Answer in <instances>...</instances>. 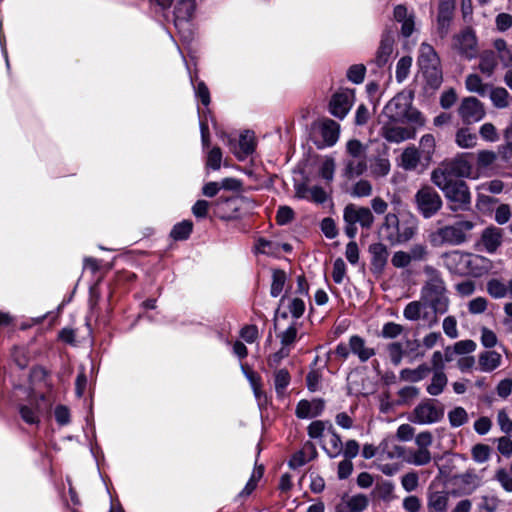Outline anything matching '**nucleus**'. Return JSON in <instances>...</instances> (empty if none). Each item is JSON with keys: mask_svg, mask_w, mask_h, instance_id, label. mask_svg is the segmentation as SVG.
I'll return each instance as SVG.
<instances>
[{"mask_svg": "<svg viewBox=\"0 0 512 512\" xmlns=\"http://www.w3.org/2000/svg\"><path fill=\"white\" fill-rule=\"evenodd\" d=\"M465 87L469 92L484 97L488 95L490 84L484 83L478 74L471 73L465 78Z\"/></svg>", "mask_w": 512, "mask_h": 512, "instance_id": "nucleus-29", "label": "nucleus"}, {"mask_svg": "<svg viewBox=\"0 0 512 512\" xmlns=\"http://www.w3.org/2000/svg\"><path fill=\"white\" fill-rule=\"evenodd\" d=\"M369 253L371 254L372 270L381 273L388 261L389 251L387 246L381 242L373 243L369 246Z\"/></svg>", "mask_w": 512, "mask_h": 512, "instance_id": "nucleus-21", "label": "nucleus"}, {"mask_svg": "<svg viewBox=\"0 0 512 512\" xmlns=\"http://www.w3.org/2000/svg\"><path fill=\"white\" fill-rule=\"evenodd\" d=\"M297 196L299 198L308 199L315 203L322 204L327 199V194L322 187H299L297 189Z\"/></svg>", "mask_w": 512, "mask_h": 512, "instance_id": "nucleus-32", "label": "nucleus"}, {"mask_svg": "<svg viewBox=\"0 0 512 512\" xmlns=\"http://www.w3.org/2000/svg\"><path fill=\"white\" fill-rule=\"evenodd\" d=\"M401 485L408 493L415 491L419 486V476L417 472L411 471L404 474L401 477Z\"/></svg>", "mask_w": 512, "mask_h": 512, "instance_id": "nucleus-49", "label": "nucleus"}, {"mask_svg": "<svg viewBox=\"0 0 512 512\" xmlns=\"http://www.w3.org/2000/svg\"><path fill=\"white\" fill-rule=\"evenodd\" d=\"M340 126L337 122L327 119L322 123L321 135L327 146H333L339 138Z\"/></svg>", "mask_w": 512, "mask_h": 512, "instance_id": "nucleus-28", "label": "nucleus"}, {"mask_svg": "<svg viewBox=\"0 0 512 512\" xmlns=\"http://www.w3.org/2000/svg\"><path fill=\"white\" fill-rule=\"evenodd\" d=\"M431 372V368L426 364H421L415 369H403L400 372L401 379L409 382H419L425 379Z\"/></svg>", "mask_w": 512, "mask_h": 512, "instance_id": "nucleus-35", "label": "nucleus"}, {"mask_svg": "<svg viewBox=\"0 0 512 512\" xmlns=\"http://www.w3.org/2000/svg\"><path fill=\"white\" fill-rule=\"evenodd\" d=\"M398 455L403 458V460L411 465L415 466H425L429 464L432 460L431 452L429 449H405L403 447H397Z\"/></svg>", "mask_w": 512, "mask_h": 512, "instance_id": "nucleus-20", "label": "nucleus"}, {"mask_svg": "<svg viewBox=\"0 0 512 512\" xmlns=\"http://www.w3.org/2000/svg\"><path fill=\"white\" fill-rule=\"evenodd\" d=\"M472 459L477 463H484L490 458L491 449L486 444H476L471 450Z\"/></svg>", "mask_w": 512, "mask_h": 512, "instance_id": "nucleus-48", "label": "nucleus"}, {"mask_svg": "<svg viewBox=\"0 0 512 512\" xmlns=\"http://www.w3.org/2000/svg\"><path fill=\"white\" fill-rule=\"evenodd\" d=\"M290 383V375L286 369L277 370L274 374V386L278 396L284 395L285 389Z\"/></svg>", "mask_w": 512, "mask_h": 512, "instance_id": "nucleus-45", "label": "nucleus"}, {"mask_svg": "<svg viewBox=\"0 0 512 512\" xmlns=\"http://www.w3.org/2000/svg\"><path fill=\"white\" fill-rule=\"evenodd\" d=\"M431 181L442 190L452 212L470 209L471 193L465 181L455 179H431Z\"/></svg>", "mask_w": 512, "mask_h": 512, "instance_id": "nucleus-5", "label": "nucleus"}, {"mask_svg": "<svg viewBox=\"0 0 512 512\" xmlns=\"http://www.w3.org/2000/svg\"><path fill=\"white\" fill-rule=\"evenodd\" d=\"M418 65L427 83L431 87H438L442 82L440 59L435 49L428 43H422L419 48Z\"/></svg>", "mask_w": 512, "mask_h": 512, "instance_id": "nucleus-7", "label": "nucleus"}, {"mask_svg": "<svg viewBox=\"0 0 512 512\" xmlns=\"http://www.w3.org/2000/svg\"><path fill=\"white\" fill-rule=\"evenodd\" d=\"M323 409L324 402L320 399L301 400L297 404L295 414L300 419L314 418L320 415Z\"/></svg>", "mask_w": 512, "mask_h": 512, "instance_id": "nucleus-22", "label": "nucleus"}, {"mask_svg": "<svg viewBox=\"0 0 512 512\" xmlns=\"http://www.w3.org/2000/svg\"><path fill=\"white\" fill-rule=\"evenodd\" d=\"M458 114L464 124H473L481 121L485 115L483 103L475 97L469 96L462 99Z\"/></svg>", "mask_w": 512, "mask_h": 512, "instance_id": "nucleus-14", "label": "nucleus"}, {"mask_svg": "<svg viewBox=\"0 0 512 512\" xmlns=\"http://www.w3.org/2000/svg\"><path fill=\"white\" fill-rule=\"evenodd\" d=\"M444 417V407L434 399L422 400L412 411L409 419L420 425L439 422Z\"/></svg>", "mask_w": 512, "mask_h": 512, "instance_id": "nucleus-12", "label": "nucleus"}, {"mask_svg": "<svg viewBox=\"0 0 512 512\" xmlns=\"http://www.w3.org/2000/svg\"><path fill=\"white\" fill-rule=\"evenodd\" d=\"M334 353L342 360H346L352 354L361 363H365L376 354V351L373 347L367 345L364 338L359 335H352L347 343L340 342L336 346Z\"/></svg>", "mask_w": 512, "mask_h": 512, "instance_id": "nucleus-9", "label": "nucleus"}, {"mask_svg": "<svg viewBox=\"0 0 512 512\" xmlns=\"http://www.w3.org/2000/svg\"><path fill=\"white\" fill-rule=\"evenodd\" d=\"M388 356L394 365H399L403 358V348L401 343L393 342L387 346Z\"/></svg>", "mask_w": 512, "mask_h": 512, "instance_id": "nucleus-57", "label": "nucleus"}, {"mask_svg": "<svg viewBox=\"0 0 512 512\" xmlns=\"http://www.w3.org/2000/svg\"><path fill=\"white\" fill-rule=\"evenodd\" d=\"M193 229V223L190 220H183L174 225L170 232V236L174 240H186Z\"/></svg>", "mask_w": 512, "mask_h": 512, "instance_id": "nucleus-40", "label": "nucleus"}, {"mask_svg": "<svg viewBox=\"0 0 512 512\" xmlns=\"http://www.w3.org/2000/svg\"><path fill=\"white\" fill-rule=\"evenodd\" d=\"M486 289L488 294L494 299L508 297L507 284L497 278L490 279L487 282Z\"/></svg>", "mask_w": 512, "mask_h": 512, "instance_id": "nucleus-37", "label": "nucleus"}, {"mask_svg": "<svg viewBox=\"0 0 512 512\" xmlns=\"http://www.w3.org/2000/svg\"><path fill=\"white\" fill-rule=\"evenodd\" d=\"M423 272L427 279L420 291L421 301L430 307L435 314L446 313L449 309L450 300L441 273L431 265L424 266Z\"/></svg>", "mask_w": 512, "mask_h": 512, "instance_id": "nucleus-1", "label": "nucleus"}, {"mask_svg": "<svg viewBox=\"0 0 512 512\" xmlns=\"http://www.w3.org/2000/svg\"><path fill=\"white\" fill-rule=\"evenodd\" d=\"M481 258L471 253L453 251L445 255V265L453 273L466 275L474 273L473 266Z\"/></svg>", "mask_w": 512, "mask_h": 512, "instance_id": "nucleus-13", "label": "nucleus"}, {"mask_svg": "<svg viewBox=\"0 0 512 512\" xmlns=\"http://www.w3.org/2000/svg\"><path fill=\"white\" fill-rule=\"evenodd\" d=\"M502 363V356L494 350L483 351L478 355V367L481 372L489 373L496 370Z\"/></svg>", "mask_w": 512, "mask_h": 512, "instance_id": "nucleus-24", "label": "nucleus"}, {"mask_svg": "<svg viewBox=\"0 0 512 512\" xmlns=\"http://www.w3.org/2000/svg\"><path fill=\"white\" fill-rule=\"evenodd\" d=\"M449 504V492L447 491H428L427 493V511L428 512H447Z\"/></svg>", "mask_w": 512, "mask_h": 512, "instance_id": "nucleus-23", "label": "nucleus"}, {"mask_svg": "<svg viewBox=\"0 0 512 512\" xmlns=\"http://www.w3.org/2000/svg\"><path fill=\"white\" fill-rule=\"evenodd\" d=\"M479 134L485 141L496 142L499 139L497 130L492 123H484L480 129Z\"/></svg>", "mask_w": 512, "mask_h": 512, "instance_id": "nucleus-58", "label": "nucleus"}, {"mask_svg": "<svg viewBox=\"0 0 512 512\" xmlns=\"http://www.w3.org/2000/svg\"><path fill=\"white\" fill-rule=\"evenodd\" d=\"M255 150V137L252 131L246 130L240 135L239 149L234 153L239 159H244Z\"/></svg>", "mask_w": 512, "mask_h": 512, "instance_id": "nucleus-27", "label": "nucleus"}, {"mask_svg": "<svg viewBox=\"0 0 512 512\" xmlns=\"http://www.w3.org/2000/svg\"><path fill=\"white\" fill-rule=\"evenodd\" d=\"M455 10V0H439L437 31L441 38L449 32Z\"/></svg>", "mask_w": 512, "mask_h": 512, "instance_id": "nucleus-17", "label": "nucleus"}, {"mask_svg": "<svg viewBox=\"0 0 512 512\" xmlns=\"http://www.w3.org/2000/svg\"><path fill=\"white\" fill-rule=\"evenodd\" d=\"M413 93L401 91L396 94L384 107V116L393 121H400L401 124L408 123L422 127L425 119L422 114L412 106Z\"/></svg>", "mask_w": 512, "mask_h": 512, "instance_id": "nucleus-3", "label": "nucleus"}, {"mask_svg": "<svg viewBox=\"0 0 512 512\" xmlns=\"http://www.w3.org/2000/svg\"><path fill=\"white\" fill-rule=\"evenodd\" d=\"M298 329L296 324H291L285 331L279 334L281 346L290 348V346L296 341Z\"/></svg>", "mask_w": 512, "mask_h": 512, "instance_id": "nucleus-50", "label": "nucleus"}, {"mask_svg": "<svg viewBox=\"0 0 512 512\" xmlns=\"http://www.w3.org/2000/svg\"><path fill=\"white\" fill-rule=\"evenodd\" d=\"M447 383L448 379L444 371H433L431 382L427 385L426 391L431 396H438L444 391Z\"/></svg>", "mask_w": 512, "mask_h": 512, "instance_id": "nucleus-33", "label": "nucleus"}, {"mask_svg": "<svg viewBox=\"0 0 512 512\" xmlns=\"http://www.w3.org/2000/svg\"><path fill=\"white\" fill-rule=\"evenodd\" d=\"M497 423L502 432L507 435H512V420L505 410L498 411Z\"/></svg>", "mask_w": 512, "mask_h": 512, "instance_id": "nucleus-63", "label": "nucleus"}, {"mask_svg": "<svg viewBox=\"0 0 512 512\" xmlns=\"http://www.w3.org/2000/svg\"><path fill=\"white\" fill-rule=\"evenodd\" d=\"M415 204L422 217L430 219L441 210L443 201L433 187L424 186L416 192Z\"/></svg>", "mask_w": 512, "mask_h": 512, "instance_id": "nucleus-11", "label": "nucleus"}, {"mask_svg": "<svg viewBox=\"0 0 512 512\" xmlns=\"http://www.w3.org/2000/svg\"><path fill=\"white\" fill-rule=\"evenodd\" d=\"M330 439L328 448H324L330 458H335L342 453L343 443L341 437L335 432L333 428H330Z\"/></svg>", "mask_w": 512, "mask_h": 512, "instance_id": "nucleus-43", "label": "nucleus"}, {"mask_svg": "<svg viewBox=\"0 0 512 512\" xmlns=\"http://www.w3.org/2000/svg\"><path fill=\"white\" fill-rule=\"evenodd\" d=\"M495 479L500 483L501 487L507 491L512 492V476L507 470L501 468L495 474Z\"/></svg>", "mask_w": 512, "mask_h": 512, "instance_id": "nucleus-64", "label": "nucleus"}, {"mask_svg": "<svg viewBox=\"0 0 512 512\" xmlns=\"http://www.w3.org/2000/svg\"><path fill=\"white\" fill-rule=\"evenodd\" d=\"M367 169L366 158H354L346 161L344 174L352 179L362 175Z\"/></svg>", "mask_w": 512, "mask_h": 512, "instance_id": "nucleus-36", "label": "nucleus"}, {"mask_svg": "<svg viewBox=\"0 0 512 512\" xmlns=\"http://www.w3.org/2000/svg\"><path fill=\"white\" fill-rule=\"evenodd\" d=\"M411 65V57L404 56L399 59L396 65V79L398 82H403L408 77Z\"/></svg>", "mask_w": 512, "mask_h": 512, "instance_id": "nucleus-47", "label": "nucleus"}, {"mask_svg": "<svg viewBox=\"0 0 512 512\" xmlns=\"http://www.w3.org/2000/svg\"><path fill=\"white\" fill-rule=\"evenodd\" d=\"M287 280L286 273L281 269H274L272 271V283L270 288V294L272 297H278L285 286Z\"/></svg>", "mask_w": 512, "mask_h": 512, "instance_id": "nucleus-39", "label": "nucleus"}, {"mask_svg": "<svg viewBox=\"0 0 512 512\" xmlns=\"http://www.w3.org/2000/svg\"><path fill=\"white\" fill-rule=\"evenodd\" d=\"M443 331L451 339L458 337L457 320L454 316H447L443 320Z\"/></svg>", "mask_w": 512, "mask_h": 512, "instance_id": "nucleus-61", "label": "nucleus"}, {"mask_svg": "<svg viewBox=\"0 0 512 512\" xmlns=\"http://www.w3.org/2000/svg\"><path fill=\"white\" fill-rule=\"evenodd\" d=\"M418 219L412 213L397 215L388 213L381 225L384 239L391 245H402L411 241L418 233Z\"/></svg>", "mask_w": 512, "mask_h": 512, "instance_id": "nucleus-2", "label": "nucleus"}, {"mask_svg": "<svg viewBox=\"0 0 512 512\" xmlns=\"http://www.w3.org/2000/svg\"><path fill=\"white\" fill-rule=\"evenodd\" d=\"M195 10V0H179L174 11L175 24L187 22Z\"/></svg>", "mask_w": 512, "mask_h": 512, "instance_id": "nucleus-30", "label": "nucleus"}, {"mask_svg": "<svg viewBox=\"0 0 512 512\" xmlns=\"http://www.w3.org/2000/svg\"><path fill=\"white\" fill-rule=\"evenodd\" d=\"M468 311L471 314H482L486 311L488 306V301L484 297H476L469 301L468 303Z\"/></svg>", "mask_w": 512, "mask_h": 512, "instance_id": "nucleus-60", "label": "nucleus"}, {"mask_svg": "<svg viewBox=\"0 0 512 512\" xmlns=\"http://www.w3.org/2000/svg\"><path fill=\"white\" fill-rule=\"evenodd\" d=\"M502 242L503 230L501 228L491 225L482 231L480 244L483 246V249L487 253H495L497 249L502 245Z\"/></svg>", "mask_w": 512, "mask_h": 512, "instance_id": "nucleus-18", "label": "nucleus"}, {"mask_svg": "<svg viewBox=\"0 0 512 512\" xmlns=\"http://www.w3.org/2000/svg\"><path fill=\"white\" fill-rule=\"evenodd\" d=\"M477 57H479L478 70L486 77L493 76L498 66L494 50H484L481 53L479 52Z\"/></svg>", "mask_w": 512, "mask_h": 512, "instance_id": "nucleus-26", "label": "nucleus"}, {"mask_svg": "<svg viewBox=\"0 0 512 512\" xmlns=\"http://www.w3.org/2000/svg\"><path fill=\"white\" fill-rule=\"evenodd\" d=\"M411 263L407 251L399 250L392 255L391 264L397 269L407 268Z\"/></svg>", "mask_w": 512, "mask_h": 512, "instance_id": "nucleus-55", "label": "nucleus"}, {"mask_svg": "<svg viewBox=\"0 0 512 512\" xmlns=\"http://www.w3.org/2000/svg\"><path fill=\"white\" fill-rule=\"evenodd\" d=\"M472 154L460 153L451 159L443 161L431 173V179H454V178H470L477 179L479 173L473 168L470 160Z\"/></svg>", "mask_w": 512, "mask_h": 512, "instance_id": "nucleus-4", "label": "nucleus"}, {"mask_svg": "<svg viewBox=\"0 0 512 512\" xmlns=\"http://www.w3.org/2000/svg\"><path fill=\"white\" fill-rule=\"evenodd\" d=\"M221 161H222V152L219 147L212 148L207 156V167L213 169V170H219L221 167Z\"/></svg>", "mask_w": 512, "mask_h": 512, "instance_id": "nucleus-59", "label": "nucleus"}, {"mask_svg": "<svg viewBox=\"0 0 512 512\" xmlns=\"http://www.w3.org/2000/svg\"><path fill=\"white\" fill-rule=\"evenodd\" d=\"M366 67L363 64H354L347 71V78L354 84H360L365 77Z\"/></svg>", "mask_w": 512, "mask_h": 512, "instance_id": "nucleus-51", "label": "nucleus"}, {"mask_svg": "<svg viewBox=\"0 0 512 512\" xmlns=\"http://www.w3.org/2000/svg\"><path fill=\"white\" fill-rule=\"evenodd\" d=\"M346 151L351 156V159L366 158L365 147L359 140H349L346 144Z\"/></svg>", "mask_w": 512, "mask_h": 512, "instance_id": "nucleus-53", "label": "nucleus"}, {"mask_svg": "<svg viewBox=\"0 0 512 512\" xmlns=\"http://www.w3.org/2000/svg\"><path fill=\"white\" fill-rule=\"evenodd\" d=\"M394 41V33L392 31L387 30L382 34L380 45L373 60V63L378 67H383L389 62L393 53Z\"/></svg>", "mask_w": 512, "mask_h": 512, "instance_id": "nucleus-19", "label": "nucleus"}, {"mask_svg": "<svg viewBox=\"0 0 512 512\" xmlns=\"http://www.w3.org/2000/svg\"><path fill=\"white\" fill-rule=\"evenodd\" d=\"M488 95L493 106L498 109H504L510 105V95L503 87H493L490 85Z\"/></svg>", "mask_w": 512, "mask_h": 512, "instance_id": "nucleus-31", "label": "nucleus"}, {"mask_svg": "<svg viewBox=\"0 0 512 512\" xmlns=\"http://www.w3.org/2000/svg\"><path fill=\"white\" fill-rule=\"evenodd\" d=\"M426 307L421 299L419 301L409 302L403 311V316L410 321H417L421 318L422 310Z\"/></svg>", "mask_w": 512, "mask_h": 512, "instance_id": "nucleus-44", "label": "nucleus"}, {"mask_svg": "<svg viewBox=\"0 0 512 512\" xmlns=\"http://www.w3.org/2000/svg\"><path fill=\"white\" fill-rule=\"evenodd\" d=\"M449 424L453 428H458L466 424L469 420L468 413L463 407H455L448 412Z\"/></svg>", "mask_w": 512, "mask_h": 512, "instance_id": "nucleus-42", "label": "nucleus"}, {"mask_svg": "<svg viewBox=\"0 0 512 512\" xmlns=\"http://www.w3.org/2000/svg\"><path fill=\"white\" fill-rule=\"evenodd\" d=\"M400 121L389 120L385 122L381 128L384 139L391 143H401L408 139H413L416 135V127L401 126Z\"/></svg>", "mask_w": 512, "mask_h": 512, "instance_id": "nucleus-15", "label": "nucleus"}, {"mask_svg": "<svg viewBox=\"0 0 512 512\" xmlns=\"http://www.w3.org/2000/svg\"><path fill=\"white\" fill-rule=\"evenodd\" d=\"M497 160V154L491 150H480L477 153V168L475 171L480 173L489 168Z\"/></svg>", "mask_w": 512, "mask_h": 512, "instance_id": "nucleus-41", "label": "nucleus"}, {"mask_svg": "<svg viewBox=\"0 0 512 512\" xmlns=\"http://www.w3.org/2000/svg\"><path fill=\"white\" fill-rule=\"evenodd\" d=\"M455 142L460 148H473L477 145V135L469 128L462 127L455 134Z\"/></svg>", "mask_w": 512, "mask_h": 512, "instance_id": "nucleus-34", "label": "nucleus"}, {"mask_svg": "<svg viewBox=\"0 0 512 512\" xmlns=\"http://www.w3.org/2000/svg\"><path fill=\"white\" fill-rule=\"evenodd\" d=\"M343 219L345 222V234L354 239L357 235L356 224L362 228L370 229L374 223V216L367 207H359L355 204H348L343 211Z\"/></svg>", "mask_w": 512, "mask_h": 512, "instance_id": "nucleus-8", "label": "nucleus"}, {"mask_svg": "<svg viewBox=\"0 0 512 512\" xmlns=\"http://www.w3.org/2000/svg\"><path fill=\"white\" fill-rule=\"evenodd\" d=\"M475 227L474 222L469 220H459L453 224L438 228L429 235V240L433 246L442 245H461L468 239V234Z\"/></svg>", "mask_w": 512, "mask_h": 512, "instance_id": "nucleus-6", "label": "nucleus"}, {"mask_svg": "<svg viewBox=\"0 0 512 512\" xmlns=\"http://www.w3.org/2000/svg\"><path fill=\"white\" fill-rule=\"evenodd\" d=\"M294 219V211L289 206H280L277 210L276 221L279 225H286Z\"/></svg>", "mask_w": 512, "mask_h": 512, "instance_id": "nucleus-62", "label": "nucleus"}, {"mask_svg": "<svg viewBox=\"0 0 512 512\" xmlns=\"http://www.w3.org/2000/svg\"><path fill=\"white\" fill-rule=\"evenodd\" d=\"M347 506L351 512H362L368 506V499L362 494L355 495L348 500Z\"/></svg>", "mask_w": 512, "mask_h": 512, "instance_id": "nucleus-56", "label": "nucleus"}, {"mask_svg": "<svg viewBox=\"0 0 512 512\" xmlns=\"http://www.w3.org/2000/svg\"><path fill=\"white\" fill-rule=\"evenodd\" d=\"M354 98L353 90L345 89L335 93L330 100V113L339 119H343L350 111Z\"/></svg>", "mask_w": 512, "mask_h": 512, "instance_id": "nucleus-16", "label": "nucleus"}, {"mask_svg": "<svg viewBox=\"0 0 512 512\" xmlns=\"http://www.w3.org/2000/svg\"><path fill=\"white\" fill-rule=\"evenodd\" d=\"M452 49L466 60L475 59L479 54V44L476 32L471 27H465L454 34L451 42Z\"/></svg>", "mask_w": 512, "mask_h": 512, "instance_id": "nucleus-10", "label": "nucleus"}, {"mask_svg": "<svg viewBox=\"0 0 512 512\" xmlns=\"http://www.w3.org/2000/svg\"><path fill=\"white\" fill-rule=\"evenodd\" d=\"M262 475H263V469L261 467L258 468L257 470H255L252 473L249 481L247 482V484L245 485L243 490L240 492L239 496L240 497L249 496L256 488L257 483H258L259 479L262 477Z\"/></svg>", "mask_w": 512, "mask_h": 512, "instance_id": "nucleus-54", "label": "nucleus"}, {"mask_svg": "<svg viewBox=\"0 0 512 512\" xmlns=\"http://www.w3.org/2000/svg\"><path fill=\"white\" fill-rule=\"evenodd\" d=\"M20 415L28 424L39 423V409L37 404L23 405L20 407Z\"/></svg>", "mask_w": 512, "mask_h": 512, "instance_id": "nucleus-46", "label": "nucleus"}, {"mask_svg": "<svg viewBox=\"0 0 512 512\" xmlns=\"http://www.w3.org/2000/svg\"><path fill=\"white\" fill-rule=\"evenodd\" d=\"M410 257L411 262L412 261H424L428 257V248L425 244L422 243H416L413 244L409 251H407Z\"/></svg>", "mask_w": 512, "mask_h": 512, "instance_id": "nucleus-52", "label": "nucleus"}, {"mask_svg": "<svg viewBox=\"0 0 512 512\" xmlns=\"http://www.w3.org/2000/svg\"><path fill=\"white\" fill-rule=\"evenodd\" d=\"M420 160L419 152L415 147L406 148L401 155V166L405 170H413Z\"/></svg>", "mask_w": 512, "mask_h": 512, "instance_id": "nucleus-38", "label": "nucleus"}, {"mask_svg": "<svg viewBox=\"0 0 512 512\" xmlns=\"http://www.w3.org/2000/svg\"><path fill=\"white\" fill-rule=\"evenodd\" d=\"M498 63L504 68L512 67V47L503 38H496L492 43Z\"/></svg>", "mask_w": 512, "mask_h": 512, "instance_id": "nucleus-25", "label": "nucleus"}]
</instances>
